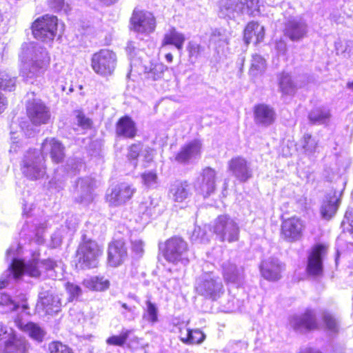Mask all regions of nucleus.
Returning <instances> with one entry per match:
<instances>
[{
	"mask_svg": "<svg viewBox=\"0 0 353 353\" xmlns=\"http://www.w3.org/2000/svg\"><path fill=\"white\" fill-rule=\"evenodd\" d=\"M243 2V14L256 16L260 13V0H245Z\"/></svg>",
	"mask_w": 353,
	"mask_h": 353,
	"instance_id": "obj_45",
	"label": "nucleus"
},
{
	"mask_svg": "<svg viewBox=\"0 0 353 353\" xmlns=\"http://www.w3.org/2000/svg\"><path fill=\"white\" fill-rule=\"evenodd\" d=\"M290 325L295 331L304 332L318 327L316 313L312 310H306L301 315H294L290 318Z\"/></svg>",
	"mask_w": 353,
	"mask_h": 353,
	"instance_id": "obj_16",
	"label": "nucleus"
},
{
	"mask_svg": "<svg viewBox=\"0 0 353 353\" xmlns=\"http://www.w3.org/2000/svg\"><path fill=\"white\" fill-rule=\"evenodd\" d=\"M49 6L54 11H61L65 7L63 0H48Z\"/></svg>",
	"mask_w": 353,
	"mask_h": 353,
	"instance_id": "obj_59",
	"label": "nucleus"
},
{
	"mask_svg": "<svg viewBox=\"0 0 353 353\" xmlns=\"http://www.w3.org/2000/svg\"><path fill=\"white\" fill-rule=\"evenodd\" d=\"M265 61L261 56L258 54L253 55L249 70L250 74L256 77L263 73L265 70Z\"/></svg>",
	"mask_w": 353,
	"mask_h": 353,
	"instance_id": "obj_42",
	"label": "nucleus"
},
{
	"mask_svg": "<svg viewBox=\"0 0 353 353\" xmlns=\"http://www.w3.org/2000/svg\"><path fill=\"white\" fill-rule=\"evenodd\" d=\"M140 210H143V214H146L149 216H152L153 214V210H154L155 208V206H150L148 207L147 205V202L145 203H141L140 207Z\"/></svg>",
	"mask_w": 353,
	"mask_h": 353,
	"instance_id": "obj_61",
	"label": "nucleus"
},
{
	"mask_svg": "<svg viewBox=\"0 0 353 353\" xmlns=\"http://www.w3.org/2000/svg\"><path fill=\"white\" fill-rule=\"evenodd\" d=\"M338 206V199L335 197L325 201L321 208L322 217L326 220H330L336 214Z\"/></svg>",
	"mask_w": 353,
	"mask_h": 353,
	"instance_id": "obj_40",
	"label": "nucleus"
},
{
	"mask_svg": "<svg viewBox=\"0 0 353 353\" xmlns=\"http://www.w3.org/2000/svg\"><path fill=\"white\" fill-rule=\"evenodd\" d=\"M132 30L138 33L150 34L156 26L155 19L152 13L134 10L130 19Z\"/></svg>",
	"mask_w": 353,
	"mask_h": 353,
	"instance_id": "obj_12",
	"label": "nucleus"
},
{
	"mask_svg": "<svg viewBox=\"0 0 353 353\" xmlns=\"http://www.w3.org/2000/svg\"><path fill=\"white\" fill-rule=\"evenodd\" d=\"M187 50L190 59L196 60L203 52L204 48L194 41H190L188 44Z\"/></svg>",
	"mask_w": 353,
	"mask_h": 353,
	"instance_id": "obj_49",
	"label": "nucleus"
},
{
	"mask_svg": "<svg viewBox=\"0 0 353 353\" xmlns=\"http://www.w3.org/2000/svg\"><path fill=\"white\" fill-rule=\"evenodd\" d=\"M142 152H143V155L144 157L145 161L150 162L152 160L153 155H154V151L152 149L147 147L143 150Z\"/></svg>",
	"mask_w": 353,
	"mask_h": 353,
	"instance_id": "obj_60",
	"label": "nucleus"
},
{
	"mask_svg": "<svg viewBox=\"0 0 353 353\" xmlns=\"http://www.w3.org/2000/svg\"><path fill=\"white\" fill-rule=\"evenodd\" d=\"M116 133L126 138L134 137L137 133L134 122L127 116L121 118L116 125Z\"/></svg>",
	"mask_w": 353,
	"mask_h": 353,
	"instance_id": "obj_32",
	"label": "nucleus"
},
{
	"mask_svg": "<svg viewBox=\"0 0 353 353\" xmlns=\"http://www.w3.org/2000/svg\"><path fill=\"white\" fill-rule=\"evenodd\" d=\"M130 333V330H126L121 334L119 336H112L109 337L106 343L109 345L122 346L126 341Z\"/></svg>",
	"mask_w": 353,
	"mask_h": 353,
	"instance_id": "obj_51",
	"label": "nucleus"
},
{
	"mask_svg": "<svg viewBox=\"0 0 353 353\" xmlns=\"http://www.w3.org/2000/svg\"><path fill=\"white\" fill-rule=\"evenodd\" d=\"M132 250L138 255L142 254L143 252L144 243L142 239L138 237H132L131 239Z\"/></svg>",
	"mask_w": 353,
	"mask_h": 353,
	"instance_id": "obj_54",
	"label": "nucleus"
},
{
	"mask_svg": "<svg viewBox=\"0 0 353 353\" xmlns=\"http://www.w3.org/2000/svg\"><path fill=\"white\" fill-rule=\"evenodd\" d=\"M14 330L5 325L2 322H0V342L3 343L6 339L12 334Z\"/></svg>",
	"mask_w": 353,
	"mask_h": 353,
	"instance_id": "obj_57",
	"label": "nucleus"
},
{
	"mask_svg": "<svg viewBox=\"0 0 353 353\" xmlns=\"http://www.w3.org/2000/svg\"><path fill=\"white\" fill-rule=\"evenodd\" d=\"M309 27L307 21L302 17H290L285 23V36L292 41H299L307 37Z\"/></svg>",
	"mask_w": 353,
	"mask_h": 353,
	"instance_id": "obj_11",
	"label": "nucleus"
},
{
	"mask_svg": "<svg viewBox=\"0 0 353 353\" xmlns=\"http://www.w3.org/2000/svg\"><path fill=\"white\" fill-rule=\"evenodd\" d=\"M50 353H73L72 350L60 341H52L48 344Z\"/></svg>",
	"mask_w": 353,
	"mask_h": 353,
	"instance_id": "obj_47",
	"label": "nucleus"
},
{
	"mask_svg": "<svg viewBox=\"0 0 353 353\" xmlns=\"http://www.w3.org/2000/svg\"><path fill=\"white\" fill-rule=\"evenodd\" d=\"M223 276L228 283L236 285H241L244 279V271L242 267H237L230 261L224 262L222 265Z\"/></svg>",
	"mask_w": 353,
	"mask_h": 353,
	"instance_id": "obj_26",
	"label": "nucleus"
},
{
	"mask_svg": "<svg viewBox=\"0 0 353 353\" xmlns=\"http://www.w3.org/2000/svg\"><path fill=\"white\" fill-rule=\"evenodd\" d=\"M299 353H321L319 351L314 350L310 347H305L304 349L301 350Z\"/></svg>",
	"mask_w": 353,
	"mask_h": 353,
	"instance_id": "obj_64",
	"label": "nucleus"
},
{
	"mask_svg": "<svg viewBox=\"0 0 353 353\" xmlns=\"http://www.w3.org/2000/svg\"><path fill=\"white\" fill-rule=\"evenodd\" d=\"M276 47L278 51L284 53L286 49V44L284 42L279 41L276 43Z\"/></svg>",
	"mask_w": 353,
	"mask_h": 353,
	"instance_id": "obj_63",
	"label": "nucleus"
},
{
	"mask_svg": "<svg viewBox=\"0 0 353 353\" xmlns=\"http://www.w3.org/2000/svg\"><path fill=\"white\" fill-rule=\"evenodd\" d=\"M102 250L94 241L84 240L77 250L78 264L81 268H93L98 264Z\"/></svg>",
	"mask_w": 353,
	"mask_h": 353,
	"instance_id": "obj_7",
	"label": "nucleus"
},
{
	"mask_svg": "<svg viewBox=\"0 0 353 353\" xmlns=\"http://www.w3.org/2000/svg\"><path fill=\"white\" fill-rule=\"evenodd\" d=\"M0 305L9 306L11 310L17 309V305L12 301L10 296L1 291H0Z\"/></svg>",
	"mask_w": 353,
	"mask_h": 353,
	"instance_id": "obj_55",
	"label": "nucleus"
},
{
	"mask_svg": "<svg viewBox=\"0 0 353 353\" xmlns=\"http://www.w3.org/2000/svg\"><path fill=\"white\" fill-rule=\"evenodd\" d=\"M142 150V145L139 143L132 144L128 150V157L130 161H132L134 167L137 166V159Z\"/></svg>",
	"mask_w": 353,
	"mask_h": 353,
	"instance_id": "obj_52",
	"label": "nucleus"
},
{
	"mask_svg": "<svg viewBox=\"0 0 353 353\" xmlns=\"http://www.w3.org/2000/svg\"><path fill=\"white\" fill-rule=\"evenodd\" d=\"M41 265L44 277L54 280L59 277V272L61 274L62 262L61 261L48 259L41 261Z\"/></svg>",
	"mask_w": 353,
	"mask_h": 353,
	"instance_id": "obj_33",
	"label": "nucleus"
},
{
	"mask_svg": "<svg viewBox=\"0 0 353 353\" xmlns=\"http://www.w3.org/2000/svg\"><path fill=\"white\" fill-rule=\"evenodd\" d=\"M19 59L20 74L26 79L43 74L50 63V57L46 49L34 42L22 45Z\"/></svg>",
	"mask_w": 353,
	"mask_h": 353,
	"instance_id": "obj_1",
	"label": "nucleus"
},
{
	"mask_svg": "<svg viewBox=\"0 0 353 353\" xmlns=\"http://www.w3.org/2000/svg\"><path fill=\"white\" fill-rule=\"evenodd\" d=\"M213 231L221 241H236L239 239V228L237 223L227 215L218 216L214 223Z\"/></svg>",
	"mask_w": 353,
	"mask_h": 353,
	"instance_id": "obj_8",
	"label": "nucleus"
},
{
	"mask_svg": "<svg viewBox=\"0 0 353 353\" xmlns=\"http://www.w3.org/2000/svg\"><path fill=\"white\" fill-rule=\"evenodd\" d=\"M210 42L217 48H222L228 44L229 36L225 30L215 29L211 33Z\"/></svg>",
	"mask_w": 353,
	"mask_h": 353,
	"instance_id": "obj_41",
	"label": "nucleus"
},
{
	"mask_svg": "<svg viewBox=\"0 0 353 353\" xmlns=\"http://www.w3.org/2000/svg\"><path fill=\"white\" fill-rule=\"evenodd\" d=\"M181 341L185 344H200L205 339V335L199 329L185 330V336H182V330H180Z\"/></svg>",
	"mask_w": 353,
	"mask_h": 353,
	"instance_id": "obj_37",
	"label": "nucleus"
},
{
	"mask_svg": "<svg viewBox=\"0 0 353 353\" xmlns=\"http://www.w3.org/2000/svg\"><path fill=\"white\" fill-rule=\"evenodd\" d=\"M135 191L136 189L132 185L122 183L111 189L110 192L107 194L106 199L111 205H121L130 200Z\"/></svg>",
	"mask_w": 353,
	"mask_h": 353,
	"instance_id": "obj_18",
	"label": "nucleus"
},
{
	"mask_svg": "<svg viewBox=\"0 0 353 353\" xmlns=\"http://www.w3.org/2000/svg\"><path fill=\"white\" fill-rule=\"evenodd\" d=\"M216 173L214 169L210 167L204 168L201 175L194 182L195 190L204 198L214 193L216 189Z\"/></svg>",
	"mask_w": 353,
	"mask_h": 353,
	"instance_id": "obj_15",
	"label": "nucleus"
},
{
	"mask_svg": "<svg viewBox=\"0 0 353 353\" xmlns=\"http://www.w3.org/2000/svg\"><path fill=\"white\" fill-rule=\"evenodd\" d=\"M196 290L199 294L216 301L224 293V288L219 276L213 272L202 274L196 281Z\"/></svg>",
	"mask_w": 353,
	"mask_h": 353,
	"instance_id": "obj_3",
	"label": "nucleus"
},
{
	"mask_svg": "<svg viewBox=\"0 0 353 353\" xmlns=\"http://www.w3.org/2000/svg\"><path fill=\"white\" fill-rule=\"evenodd\" d=\"M94 181L92 178L85 177L78 179L74 190V199L77 202L88 205L94 199Z\"/></svg>",
	"mask_w": 353,
	"mask_h": 353,
	"instance_id": "obj_20",
	"label": "nucleus"
},
{
	"mask_svg": "<svg viewBox=\"0 0 353 353\" xmlns=\"http://www.w3.org/2000/svg\"><path fill=\"white\" fill-rule=\"evenodd\" d=\"M330 117V110L324 107L314 108L308 115L310 121L315 125L327 124L329 123Z\"/></svg>",
	"mask_w": 353,
	"mask_h": 353,
	"instance_id": "obj_35",
	"label": "nucleus"
},
{
	"mask_svg": "<svg viewBox=\"0 0 353 353\" xmlns=\"http://www.w3.org/2000/svg\"><path fill=\"white\" fill-rule=\"evenodd\" d=\"M191 194V185L187 181L176 180L170 185L168 196L174 202L181 203Z\"/></svg>",
	"mask_w": 353,
	"mask_h": 353,
	"instance_id": "obj_24",
	"label": "nucleus"
},
{
	"mask_svg": "<svg viewBox=\"0 0 353 353\" xmlns=\"http://www.w3.org/2000/svg\"><path fill=\"white\" fill-rule=\"evenodd\" d=\"M201 143L199 141H194L185 145L175 157L179 163H186L192 159L200 156Z\"/></svg>",
	"mask_w": 353,
	"mask_h": 353,
	"instance_id": "obj_30",
	"label": "nucleus"
},
{
	"mask_svg": "<svg viewBox=\"0 0 353 353\" xmlns=\"http://www.w3.org/2000/svg\"><path fill=\"white\" fill-rule=\"evenodd\" d=\"M7 105L6 99L0 92V114L6 109Z\"/></svg>",
	"mask_w": 353,
	"mask_h": 353,
	"instance_id": "obj_62",
	"label": "nucleus"
},
{
	"mask_svg": "<svg viewBox=\"0 0 353 353\" xmlns=\"http://www.w3.org/2000/svg\"><path fill=\"white\" fill-rule=\"evenodd\" d=\"M57 29V18L46 14L38 18L32 26L34 37L43 41L53 40Z\"/></svg>",
	"mask_w": 353,
	"mask_h": 353,
	"instance_id": "obj_9",
	"label": "nucleus"
},
{
	"mask_svg": "<svg viewBox=\"0 0 353 353\" xmlns=\"http://www.w3.org/2000/svg\"><path fill=\"white\" fill-rule=\"evenodd\" d=\"M41 267V261L39 260L32 259L25 263L13 257L8 269L3 272L0 278L1 288H5L12 281L19 279L23 274L34 278L42 276Z\"/></svg>",
	"mask_w": 353,
	"mask_h": 353,
	"instance_id": "obj_2",
	"label": "nucleus"
},
{
	"mask_svg": "<svg viewBox=\"0 0 353 353\" xmlns=\"http://www.w3.org/2000/svg\"><path fill=\"white\" fill-rule=\"evenodd\" d=\"M17 325L21 331L28 335L32 340L37 343L43 341L46 332L39 325L33 322L24 323L19 321L17 323Z\"/></svg>",
	"mask_w": 353,
	"mask_h": 353,
	"instance_id": "obj_28",
	"label": "nucleus"
},
{
	"mask_svg": "<svg viewBox=\"0 0 353 353\" xmlns=\"http://www.w3.org/2000/svg\"><path fill=\"white\" fill-rule=\"evenodd\" d=\"M65 288L68 293L70 294V301L78 298L81 294V289L77 285L68 283Z\"/></svg>",
	"mask_w": 353,
	"mask_h": 353,
	"instance_id": "obj_53",
	"label": "nucleus"
},
{
	"mask_svg": "<svg viewBox=\"0 0 353 353\" xmlns=\"http://www.w3.org/2000/svg\"><path fill=\"white\" fill-rule=\"evenodd\" d=\"M283 269V264L274 257H269L263 260L260 265L262 276L270 281L279 280L281 278V272Z\"/></svg>",
	"mask_w": 353,
	"mask_h": 353,
	"instance_id": "obj_22",
	"label": "nucleus"
},
{
	"mask_svg": "<svg viewBox=\"0 0 353 353\" xmlns=\"http://www.w3.org/2000/svg\"><path fill=\"white\" fill-rule=\"evenodd\" d=\"M40 153L43 157L50 154L52 161L59 163L65 157V147L54 138H47L42 143Z\"/></svg>",
	"mask_w": 353,
	"mask_h": 353,
	"instance_id": "obj_23",
	"label": "nucleus"
},
{
	"mask_svg": "<svg viewBox=\"0 0 353 353\" xmlns=\"http://www.w3.org/2000/svg\"><path fill=\"white\" fill-rule=\"evenodd\" d=\"M143 183L148 188H153L157 185L158 177L154 171L145 172L141 174Z\"/></svg>",
	"mask_w": 353,
	"mask_h": 353,
	"instance_id": "obj_50",
	"label": "nucleus"
},
{
	"mask_svg": "<svg viewBox=\"0 0 353 353\" xmlns=\"http://www.w3.org/2000/svg\"><path fill=\"white\" fill-rule=\"evenodd\" d=\"M277 79L279 90L283 94L292 95L294 94L296 90V85L290 74L283 72L278 74Z\"/></svg>",
	"mask_w": 353,
	"mask_h": 353,
	"instance_id": "obj_36",
	"label": "nucleus"
},
{
	"mask_svg": "<svg viewBox=\"0 0 353 353\" xmlns=\"http://www.w3.org/2000/svg\"><path fill=\"white\" fill-rule=\"evenodd\" d=\"M302 147L305 154H312L316 151L318 141L310 134H305L302 139Z\"/></svg>",
	"mask_w": 353,
	"mask_h": 353,
	"instance_id": "obj_46",
	"label": "nucleus"
},
{
	"mask_svg": "<svg viewBox=\"0 0 353 353\" xmlns=\"http://www.w3.org/2000/svg\"><path fill=\"white\" fill-rule=\"evenodd\" d=\"M128 256L127 248L122 241H115L108 248V261L110 265L117 267L121 265Z\"/></svg>",
	"mask_w": 353,
	"mask_h": 353,
	"instance_id": "obj_25",
	"label": "nucleus"
},
{
	"mask_svg": "<svg viewBox=\"0 0 353 353\" xmlns=\"http://www.w3.org/2000/svg\"><path fill=\"white\" fill-rule=\"evenodd\" d=\"M305 228L304 222L296 216L284 220L281 225V235L288 242L301 239Z\"/></svg>",
	"mask_w": 353,
	"mask_h": 353,
	"instance_id": "obj_17",
	"label": "nucleus"
},
{
	"mask_svg": "<svg viewBox=\"0 0 353 353\" xmlns=\"http://www.w3.org/2000/svg\"><path fill=\"white\" fill-rule=\"evenodd\" d=\"M30 343L28 340L14 330L6 340L0 344V353H28Z\"/></svg>",
	"mask_w": 353,
	"mask_h": 353,
	"instance_id": "obj_19",
	"label": "nucleus"
},
{
	"mask_svg": "<svg viewBox=\"0 0 353 353\" xmlns=\"http://www.w3.org/2000/svg\"><path fill=\"white\" fill-rule=\"evenodd\" d=\"M265 29L257 22L251 21L244 30V41L248 45L252 41L257 44L263 40Z\"/></svg>",
	"mask_w": 353,
	"mask_h": 353,
	"instance_id": "obj_29",
	"label": "nucleus"
},
{
	"mask_svg": "<svg viewBox=\"0 0 353 353\" xmlns=\"http://www.w3.org/2000/svg\"><path fill=\"white\" fill-rule=\"evenodd\" d=\"M228 170L236 180L244 183L252 177L251 163L242 157H235L228 162Z\"/></svg>",
	"mask_w": 353,
	"mask_h": 353,
	"instance_id": "obj_13",
	"label": "nucleus"
},
{
	"mask_svg": "<svg viewBox=\"0 0 353 353\" xmlns=\"http://www.w3.org/2000/svg\"><path fill=\"white\" fill-rule=\"evenodd\" d=\"M77 123L83 129L89 128L91 126L92 121L88 118L85 117L83 114L78 113L77 115Z\"/></svg>",
	"mask_w": 353,
	"mask_h": 353,
	"instance_id": "obj_58",
	"label": "nucleus"
},
{
	"mask_svg": "<svg viewBox=\"0 0 353 353\" xmlns=\"http://www.w3.org/2000/svg\"><path fill=\"white\" fill-rule=\"evenodd\" d=\"M163 256L168 262L186 264L188 261V245L182 238L174 236L165 243Z\"/></svg>",
	"mask_w": 353,
	"mask_h": 353,
	"instance_id": "obj_6",
	"label": "nucleus"
},
{
	"mask_svg": "<svg viewBox=\"0 0 353 353\" xmlns=\"http://www.w3.org/2000/svg\"><path fill=\"white\" fill-rule=\"evenodd\" d=\"M158 309L155 304L150 301H146V314L144 317L152 323H154L158 321Z\"/></svg>",
	"mask_w": 353,
	"mask_h": 353,
	"instance_id": "obj_48",
	"label": "nucleus"
},
{
	"mask_svg": "<svg viewBox=\"0 0 353 353\" xmlns=\"http://www.w3.org/2000/svg\"><path fill=\"white\" fill-rule=\"evenodd\" d=\"M185 41L183 34L178 32L175 28H170L164 34L162 46L173 45L179 50H181Z\"/></svg>",
	"mask_w": 353,
	"mask_h": 353,
	"instance_id": "obj_34",
	"label": "nucleus"
},
{
	"mask_svg": "<svg viewBox=\"0 0 353 353\" xmlns=\"http://www.w3.org/2000/svg\"><path fill=\"white\" fill-rule=\"evenodd\" d=\"M326 252V247L317 245L313 248L307 258L306 272L307 275L313 278L323 276V258Z\"/></svg>",
	"mask_w": 353,
	"mask_h": 353,
	"instance_id": "obj_14",
	"label": "nucleus"
},
{
	"mask_svg": "<svg viewBox=\"0 0 353 353\" xmlns=\"http://www.w3.org/2000/svg\"><path fill=\"white\" fill-rule=\"evenodd\" d=\"M61 307L60 299L54 296L52 290H42L39 292L36 305L38 312L42 311L48 314L57 313Z\"/></svg>",
	"mask_w": 353,
	"mask_h": 353,
	"instance_id": "obj_21",
	"label": "nucleus"
},
{
	"mask_svg": "<svg viewBox=\"0 0 353 353\" xmlns=\"http://www.w3.org/2000/svg\"><path fill=\"white\" fill-rule=\"evenodd\" d=\"M23 174L30 180H38L46 174L44 157L37 150H30L25 154L21 163Z\"/></svg>",
	"mask_w": 353,
	"mask_h": 353,
	"instance_id": "obj_4",
	"label": "nucleus"
},
{
	"mask_svg": "<svg viewBox=\"0 0 353 353\" xmlns=\"http://www.w3.org/2000/svg\"><path fill=\"white\" fill-rule=\"evenodd\" d=\"M27 115L34 125L49 123L51 118L50 108L39 99L29 98L26 103Z\"/></svg>",
	"mask_w": 353,
	"mask_h": 353,
	"instance_id": "obj_10",
	"label": "nucleus"
},
{
	"mask_svg": "<svg viewBox=\"0 0 353 353\" xmlns=\"http://www.w3.org/2000/svg\"><path fill=\"white\" fill-rule=\"evenodd\" d=\"M254 114L255 123L263 126L272 125L276 119V112L274 110L265 104L256 105Z\"/></svg>",
	"mask_w": 353,
	"mask_h": 353,
	"instance_id": "obj_27",
	"label": "nucleus"
},
{
	"mask_svg": "<svg viewBox=\"0 0 353 353\" xmlns=\"http://www.w3.org/2000/svg\"><path fill=\"white\" fill-rule=\"evenodd\" d=\"M117 63L116 54L107 49H103L92 55L91 67L99 75L108 77L113 74Z\"/></svg>",
	"mask_w": 353,
	"mask_h": 353,
	"instance_id": "obj_5",
	"label": "nucleus"
},
{
	"mask_svg": "<svg viewBox=\"0 0 353 353\" xmlns=\"http://www.w3.org/2000/svg\"><path fill=\"white\" fill-rule=\"evenodd\" d=\"M144 73L147 79L156 81L163 77L167 67L161 63L150 62L149 65L144 66Z\"/></svg>",
	"mask_w": 353,
	"mask_h": 353,
	"instance_id": "obj_38",
	"label": "nucleus"
},
{
	"mask_svg": "<svg viewBox=\"0 0 353 353\" xmlns=\"http://www.w3.org/2000/svg\"><path fill=\"white\" fill-rule=\"evenodd\" d=\"M219 8L223 16L234 18L243 14V2L240 0H221Z\"/></svg>",
	"mask_w": 353,
	"mask_h": 353,
	"instance_id": "obj_31",
	"label": "nucleus"
},
{
	"mask_svg": "<svg viewBox=\"0 0 353 353\" xmlns=\"http://www.w3.org/2000/svg\"><path fill=\"white\" fill-rule=\"evenodd\" d=\"M84 285L92 290L103 291L109 288L110 282L103 277L94 276L83 281Z\"/></svg>",
	"mask_w": 353,
	"mask_h": 353,
	"instance_id": "obj_39",
	"label": "nucleus"
},
{
	"mask_svg": "<svg viewBox=\"0 0 353 353\" xmlns=\"http://www.w3.org/2000/svg\"><path fill=\"white\" fill-rule=\"evenodd\" d=\"M323 324L325 329L330 333H336L339 330V321L332 314L324 312L322 314Z\"/></svg>",
	"mask_w": 353,
	"mask_h": 353,
	"instance_id": "obj_43",
	"label": "nucleus"
},
{
	"mask_svg": "<svg viewBox=\"0 0 353 353\" xmlns=\"http://www.w3.org/2000/svg\"><path fill=\"white\" fill-rule=\"evenodd\" d=\"M192 240L201 243H204L208 241L205 236V233L200 227H196L194 228L192 236Z\"/></svg>",
	"mask_w": 353,
	"mask_h": 353,
	"instance_id": "obj_56",
	"label": "nucleus"
},
{
	"mask_svg": "<svg viewBox=\"0 0 353 353\" xmlns=\"http://www.w3.org/2000/svg\"><path fill=\"white\" fill-rule=\"evenodd\" d=\"M16 87V78L11 77L6 71L0 72V88L6 91H12Z\"/></svg>",
	"mask_w": 353,
	"mask_h": 353,
	"instance_id": "obj_44",
	"label": "nucleus"
}]
</instances>
